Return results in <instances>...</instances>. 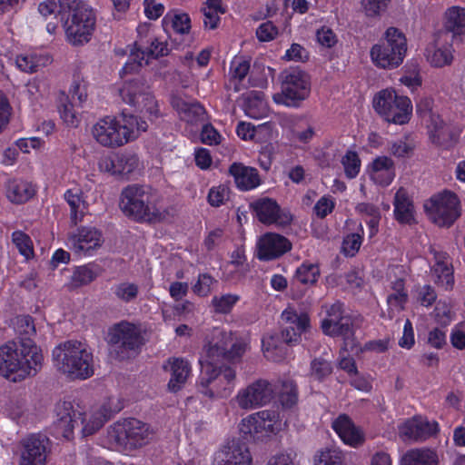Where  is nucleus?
<instances>
[{
  "label": "nucleus",
  "mask_w": 465,
  "mask_h": 465,
  "mask_svg": "<svg viewBox=\"0 0 465 465\" xmlns=\"http://www.w3.org/2000/svg\"><path fill=\"white\" fill-rule=\"evenodd\" d=\"M282 321L287 326H294L296 331L305 332L310 327V319L306 313L298 314L291 307L285 309L282 313Z\"/></svg>",
  "instance_id": "37998d69"
},
{
  "label": "nucleus",
  "mask_w": 465,
  "mask_h": 465,
  "mask_svg": "<svg viewBox=\"0 0 465 465\" xmlns=\"http://www.w3.org/2000/svg\"><path fill=\"white\" fill-rule=\"evenodd\" d=\"M251 462L245 444L234 440L220 449L214 457L215 465H251Z\"/></svg>",
  "instance_id": "b1692460"
},
{
  "label": "nucleus",
  "mask_w": 465,
  "mask_h": 465,
  "mask_svg": "<svg viewBox=\"0 0 465 465\" xmlns=\"http://www.w3.org/2000/svg\"><path fill=\"white\" fill-rule=\"evenodd\" d=\"M232 77L240 82L247 75L250 70V63L242 58H235L231 66Z\"/></svg>",
  "instance_id": "0e129e2a"
},
{
  "label": "nucleus",
  "mask_w": 465,
  "mask_h": 465,
  "mask_svg": "<svg viewBox=\"0 0 465 465\" xmlns=\"http://www.w3.org/2000/svg\"><path fill=\"white\" fill-rule=\"evenodd\" d=\"M361 245V236L359 233H351L347 235L342 242V251L345 255L354 256Z\"/></svg>",
  "instance_id": "bf43d9fd"
},
{
  "label": "nucleus",
  "mask_w": 465,
  "mask_h": 465,
  "mask_svg": "<svg viewBox=\"0 0 465 465\" xmlns=\"http://www.w3.org/2000/svg\"><path fill=\"white\" fill-rule=\"evenodd\" d=\"M273 394L272 385L268 381L260 379L240 391L236 401L242 409H255L269 403Z\"/></svg>",
  "instance_id": "f3484780"
},
{
  "label": "nucleus",
  "mask_w": 465,
  "mask_h": 465,
  "mask_svg": "<svg viewBox=\"0 0 465 465\" xmlns=\"http://www.w3.org/2000/svg\"><path fill=\"white\" fill-rule=\"evenodd\" d=\"M57 108L60 113L61 118L64 122L70 126L76 127L80 122L76 112L74 109V104L70 101L68 95L64 93H60L57 99Z\"/></svg>",
  "instance_id": "79ce46f5"
},
{
  "label": "nucleus",
  "mask_w": 465,
  "mask_h": 465,
  "mask_svg": "<svg viewBox=\"0 0 465 465\" xmlns=\"http://www.w3.org/2000/svg\"><path fill=\"white\" fill-rule=\"evenodd\" d=\"M11 325L18 336L19 344L33 341L32 337L35 335V326L30 315H19L11 320Z\"/></svg>",
  "instance_id": "4c0bfd02"
},
{
  "label": "nucleus",
  "mask_w": 465,
  "mask_h": 465,
  "mask_svg": "<svg viewBox=\"0 0 465 465\" xmlns=\"http://www.w3.org/2000/svg\"><path fill=\"white\" fill-rule=\"evenodd\" d=\"M401 465H438V456L430 449H411L402 456Z\"/></svg>",
  "instance_id": "72a5a7b5"
},
{
  "label": "nucleus",
  "mask_w": 465,
  "mask_h": 465,
  "mask_svg": "<svg viewBox=\"0 0 465 465\" xmlns=\"http://www.w3.org/2000/svg\"><path fill=\"white\" fill-rule=\"evenodd\" d=\"M139 287L137 284L124 282L115 285L114 294L117 299L124 302H131L137 298Z\"/></svg>",
  "instance_id": "8fccbe9b"
},
{
  "label": "nucleus",
  "mask_w": 465,
  "mask_h": 465,
  "mask_svg": "<svg viewBox=\"0 0 465 465\" xmlns=\"http://www.w3.org/2000/svg\"><path fill=\"white\" fill-rule=\"evenodd\" d=\"M278 35V28L272 21H266L259 25L256 30V36L261 42L273 40Z\"/></svg>",
  "instance_id": "052dcab7"
},
{
  "label": "nucleus",
  "mask_w": 465,
  "mask_h": 465,
  "mask_svg": "<svg viewBox=\"0 0 465 465\" xmlns=\"http://www.w3.org/2000/svg\"><path fill=\"white\" fill-rule=\"evenodd\" d=\"M314 465H346L341 451L336 449H326L315 457Z\"/></svg>",
  "instance_id": "3c124183"
},
{
  "label": "nucleus",
  "mask_w": 465,
  "mask_h": 465,
  "mask_svg": "<svg viewBox=\"0 0 465 465\" xmlns=\"http://www.w3.org/2000/svg\"><path fill=\"white\" fill-rule=\"evenodd\" d=\"M97 275L98 273L90 265L79 266L73 272L70 284L73 288H78L89 284Z\"/></svg>",
  "instance_id": "49530a36"
},
{
  "label": "nucleus",
  "mask_w": 465,
  "mask_h": 465,
  "mask_svg": "<svg viewBox=\"0 0 465 465\" xmlns=\"http://www.w3.org/2000/svg\"><path fill=\"white\" fill-rule=\"evenodd\" d=\"M251 207L262 223L285 226L292 221V215L289 213L282 212L277 203L272 199L257 200L251 204Z\"/></svg>",
  "instance_id": "412c9836"
},
{
  "label": "nucleus",
  "mask_w": 465,
  "mask_h": 465,
  "mask_svg": "<svg viewBox=\"0 0 465 465\" xmlns=\"http://www.w3.org/2000/svg\"><path fill=\"white\" fill-rule=\"evenodd\" d=\"M281 92L273 95L277 104L287 106H299L311 92L310 76L298 67H291L279 75Z\"/></svg>",
  "instance_id": "9d476101"
},
{
  "label": "nucleus",
  "mask_w": 465,
  "mask_h": 465,
  "mask_svg": "<svg viewBox=\"0 0 465 465\" xmlns=\"http://www.w3.org/2000/svg\"><path fill=\"white\" fill-rule=\"evenodd\" d=\"M54 411L56 418L54 421V429L57 434H61L65 439H70L75 426L82 425L83 435L88 436L102 428L107 420L105 414L99 411L94 412L85 423L83 413L75 410L70 401L58 402Z\"/></svg>",
  "instance_id": "423d86ee"
},
{
  "label": "nucleus",
  "mask_w": 465,
  "mask_h": 465,
  "mask_svg": "<svg viewBox=\"0 0 465 465\" xmlns=\"http://www.w3.org/2000/svg\"><path fill=\"white\" fill-rule=\"evenodd\" d=\"M12 240L19 252L25 257L26 260L34 255L33 244L30 237L21 231L13 232Z\"/></svg>",
  "instance_id": "864d4df0"
},
{
  "label": "nucleus",
  "mask_w": 465,
  "mask_h": 465,
  "mask_svg": "<svg viewBox=\"0 0 465 465\" xmlns=\"http://www.w3.org/2000/svg\"><path fill=\"white\" fill-rule=\"evenodd\" d=\"M229 172L233 176L237 187L241 190H252L261 184V178L255 168L233 163L230 166Z\"/></svg>",
  "instance_id": "c756f323"
},
{
  "label": "nucleus",
  "mask_w": 465,
  "mask_h": 465,
  "mask_svg": "<svg viewBox=\"0 0 465 465\" xmlns=\"http://www.w3.org/2000/svg\"><path fill=\"white\" fill-rule=\"evenodd\" d=\"M391 0H361V8L368 18H380L388 9Z\"/></svg>",
  "instance_id": "a18cd8bd"
},
{
  "label": "nucleus",
  "mask_w": 465,
  "mask_h": 465,
  "mask_svg": "<svg viewBox=\"0 0 465 465\" xmlns=\"http://www.w3.org/2000/svg\"><path fill=\"white\" fill-rule=\"evenodd\" d=\"M68 242L75 253L90 254L102 246L104 238L102 232L94 227L82 226L69 233Z\"/></svg>",
  "instance_id": "a211bd4d"
},
{
  "label": "nucleus",
  "mask_w": 465,
  "mask_h": 465,
  "mask_svg": "<svg viewBox=\"0 0 465 465\" xmlns=\"http://www.w3.org/2000/svg\"><path fill=\"white\" fill-rule=\"evenodd\" d=\"M436 263L432 268L435 282L445 289L451 288L454 282L453 271L443 255H436Z\"/></svg>",
  "instance_id": "58836bf2"
},
{
  "label": "nucleus",
  "mask_w": 465,
  "mask_h": 465,
  "mask_svg": "<svg viewBox=\"0 0 465 465\" xmlns=\"http://www.w3.org/2000/svg\"><path fill=\"white\" fill-rule=\"evenodd\" d=\"M308 57V52L299 44H292L285 54V58L287 60H293L297 62H304Z\"/></svg>",
  "instance_id": "338daca9"
},
{
  "label": "nucleus",
  "mask_w": 465,
  "mask_h": 465,
  "mask_svg": "<svg viewBox=\"0 0 465 465\" xmlns=\"http://www.w3.org/2000/svg\"><path fill=\"white\" fill-rule=\"evenodd\" d=\"M324 334L343 338V350L358 352L359 342L354 336L352 321L343 315V304L340 302L333 303L327 311V317L322 322Z\"/></svg>",
  "instance_id": "f8f14e48"
},
{
  "label": "nucleus",
  "mask_w": 465,
  "mask_h": 465,
  "mask_svg": "<svg viewBox=\"0 0 465 465\" xmlns=\"http://www.w3.org/2000/svg\"><path fill=\"white\" fill-rule=\"evenodd\" d=\"M393 293L387 298L388 304L392 311L401 312L407 302L408 294L404 291V282L402 279H397L392 283Z\"/></svg>",
  "instance_id": "c03bdc74"
},
{
  "label": "nucleus",
  "mask_w": 465,
  "mask_h": 465,
  "mask_svg": "<svg viewBox=\"0 0 465 465\" xmlns=\"http://www.w3.org/2000/svg\"><path fill=\"white\" fill-rule=\"evenodd\" d=\"M53 357L58 370L73 379L84 380L94 374L93 355L80 341L60 344L53 351Z\"/></svg>",
  "instance_id": "20e7f679"
},
{
  "label": "nucleus",
  "mask_w": 465,
  "mask_h": 465,
  "mask_svg": "<svg viewBox=\"0 0 465 465\" xmlns=\"http://www.w3.org/2000/svg\"><path fill=\"white\" fill-rule=\"evenodd\" d=\"M49 440L42 434H32L23 441L22 462L20 465H45Z\"/></svg>",
  "instance_id": "4be33fe9"
},
{
  "label": "nucleus",
  "mask_w": 465,
  "mask_h": 465,
  "mask_svg": "<svg viewBox=\"0 0 465 465\" xmlns=\"http://www.w3.org/2000/svg\"><path fill=\"white\" fill-rule=\"evenodd\" d=\"M44 357L34 341L19 344L16 341L2 345V376L12 382H20L36 375Z\"/></svg>",
  "instance_id": "f03ea898"
},
{
  "label": "nucleus",
  "mask_w": 465,
  "mask_h": 465,
  "mask_svg": "<svg viewBox=\"0 0 465 465\" xmlns=\"http://www.w3.org/2000/svg\"><path fill=\"white\" fill-rule=\"evenodd\" d=\"M427 61L433 67L441 68L450 65L454 59L453 49L450 45H438L434 47L427 48Z\"/></svg>",
  "instance_id": "f704fd0d"
},
{
  "label": "nucleus",
  "mask_w": 465,
  "mask_h": 465,
  "mask_svg": "<svg viewBox=\"0 0 465 465\" xmlns=\"http://www.w3.org/2000/svg\"><path fill=\"white\" fill-rule=\"evenodd\" d=\"M286 345L280 341L278 335H271L262 340L264 355L273 361H281L286 357L288 353Z\"/></svg>",
  "instance_id": "ea45409f"
},
{
  "label": "nucleus",
  "mask_w": 465,
  "mask_h": 465,
  "mask_svg": "<svg viewBox=\"0 0 465 465\" xmlns=\"http://www.w3.org/2000/svg\"><path fill=\"white\" fill-rule=\"evenodd\" d=\"M296 456L293 450H288L273 456L267 465H298L295 460Z\"/></svg>",
  "instance_id": "e2e57ef3"
},
{
  "label": "nucleus",
  "mask_w": 465,
  "mask_h": 465,
  "mask_svg": "<svg viewBox=\"0 0 465 465\" xmlns=\"http://www.w3.org/2000/svg\"><path fill=\"white\" fill-rule=\"evenodd\" d=\"M395 217L401 223H411L413 220V205L407 192L400 188L394 198Z\"/></svg>",
  "instance_id": "c9c22d12"
},
{
  "label": "nucleus",
  "mask_w": 465,
  "mask_h": 465,
  "mask_svg": "<svg viewBox=\"0 0 465 465\" xmlns=\"http://www.w3.org/2000/svg\"><path fill=\"white\" fill-rule=\"evenodd\" d=\"M64 199L71 208L70 220L73 226H76L84 216L85 203L78 192L68 190L64 193Z\"/></svg>",
  "instance_id": "a19ab883"
},
{
  "label": "nucleus",
  "mask_w": 465,
  "mask_h": 465,
  "mask_svg": "<svg viewBox=\"0 0 465 465\" xmlns=\"http://www.w3.org/2000/svg\"><path fill=\"white\" fill-rule=\"evenodd\" d=\"M465 32V9L451 7L445 15L444 30L440 32V37L445 41L451 40L461 35Z\"/></svg>",
  "instance_id": "c85d7f7f"
},
{
  "label": "nucleus",
  "mask_w": 465,
  "mask_h": 465,
  "mask_svg": "<svg viewBox=\"0 0 465 465\" xmlns=\"http://www.w3.org/2000/svg\"><path fill=\"white\" fill-rule=\"evenodd\" d=\"M172 106L178 113L181 120L193 124L203 118L204 108L198 102H188L179 95L171 98Z\"/></svg>",
  "instance_id": "7c9ffc66"
},
{
  "label": "nucleus",
  "mask_w": 465,
  "mask_h": 465,
  "mask_svg": "<svg viewBox=\"0 0 465 465\" xmlns=\"http://www.w3.org/2000/svg\"><path fill=\"white\" fill-rule=\"evenodd\" d=\"M406 53L407 40L404 34L396 27H389L384 38L371 48L370 55L377 67L391 70L402 64Z\"/></svg>",
  "instance_id": "0eeeda50"
},
{
  "label": "nucleus",
  "mask_w": 465,
  "mask_h": 465,
  "mask_svg": "<svg viewBox=\"0 0 465 465\" xmlns=\"http://www.w3.org/2000/svg\"><path fill=\"white\" fill-rule=\"evenodd\" d=\"M170 20L173 30L179 34H186L191 28V20L187 14L167 15L164 21Z\"/></svg>",
  "instance_id": "4d7b16f0"
},
{
  "label": "nucleus",
  "mask_w": 465,
  "mask_h": 465,
  "mask_svg": "<svg viewBox=\"0 0 465 465\" xmlns=\"http://www.w3.org/2000/svg\"><path fill=\"white\" fill-rule=\"evenodd\" d=\"M111 354L119 361L135 357L144 344L141 331L134 324L122 322L108 332Z\"/></svg>",
  "instance_id": "1a4fd4ad"
},
{
  "label": "nucleus",
  "mask_w": 465,
  "mask_h": 465,
  "mask_svg": "<svg viewBox=\"0 0 465 465\" xmlns=\"http://www.w3.org/2000/svg\"><path fill=\"white\" fill-rule=\"evenodd\" d=\"M246 343L234 337L232 331L219 328L213 331L211 340L204 346L205 359L200 361L202 392L210 397L214 394L226 396L229 386L235 379V371L227 362L241 358Z\"/></svg>",
  "instance_id": "f257e3e1"
},
{
  "label": "nucleus",
  "mask_w": 465,
  "mask_h": 465,
  "mask_svg": "<svg viewBox=\"0 0 465 465\" xmlns=\"http://www.w3.org/2000/svg\"><path fill=\"white\" fill-rule=\"evenodd\" d=\"M292 242L284 236L268 232L257 243V257L262 261L275 260L292 250Z\"/></svg>",
  "instance_id": "6ab92c4d"
},
{
  "label": "nucleus",
  "mask_w": 465,
  "mask_h": 465,
  "mask_svg": "<svg viewBox=\"0 0 465 465\" xmlns=\"http://www.w3.org/2000/svg\"><path fill=\"white\" fill-rule=\"evenodd\" d=\"M373 106L387 122L404 124L411 119L412 105L407 96L398 95L394 90L379 92L373 99Z\"/></svg>",
  "instance_id": "ddd939ff"
},
{
  "label": "nucleus",
  "mask_w": 465,
  "mask_h": 465,
  "mask_svg": "<svg viewBox=\"0 0 465 465\" xmlns=\"http://www.w3.org/2000/svg\"><path fill=\"white\" fill-rule=\"evenodd\" d=\"M248 422L250 424V432L253 430L256 433H263L265 435L276 433L280 425L276 420L275 412L269 411H263L258 412L256 416L250 417Z\"/></svg>",
  "instance_id": "473e14b6"
},
{
  "label": "nucleus",
  "mask_w": 465,
  "mask_h": 465,
  "mask_svg": "<svg viewBox=\"0 0 465 465\" xmlns=\"http://www.w3.org/2000/svg\"><path fill=\"white\" fill-rule=\"evenodd\" d=\"M437 295L430 285H424L419 289L418 300L421 305L429 307L436 301Z\"/></svg>",
  "instance_id": "774afa93"
},
{
  "label": "nucleus",
  "mask_w": 465,
  "mask_h": 465,
  "mask_svg": "<svg viewBox=\"0 0 465 465\" xmlns=\"http://www.w3.org/2000/svg\"><path fill=\"white\" fill-rule=\"evenodd\" d=\"M123 123V118L113 117L100 119L92 128L94 139L102 146L120 147L134 140V120Z\"/></svg>",
  "instance_id": "9b49d317"
},
{
  "label": "nucleus",
  "mask_w": 465,
  "mask_h": 465,
  "mask_svg": "<svg viewBox=\"0 0 465 465\" xmlns=\"http://www.w3.org/2000/svg\"><path fill=\"white\" fill-rule=\"evenodd\" d=\"M427 128L430 141L442 148H450L454 144V134L449 125L437 114H430L427 120Z\"/></svg>",
  "instance_id": "a878e982"
},
{
  "label": "nucleus",
  "mask_w": 465,
  "mask_h": 465,
  "mask_svg": "<svg viewBox=\"0 0 465 465\" xmlns=\"http://www.w3.org/2000/svg\"><path fill=\"white\" fill-rule=\"evenodd\" d=\"M64 5L69 8L62 21L68 41L74 45L88 42L95 24L93 11L77 0H65Z\"/></svg>",
  "instance_id": "6e6552de"
},
{
  "label": "nucleus",
  "mask_w": 465,
  "mask_h": 465,
  "mask_svg": "<svg viewBox=\"0 0 465 465\" xmlns=\"http://www.w3.org/2000/svg\"><path fill=\"white\" fill-rule=\"evenodd\" d=\"M438 432V423L430 422L420 416L406 420L400 428L401 436L413 440H425Z\"/></svg>",
  "instance_id": "393cba45"
},
{
  "label": "nucleus",
  "mask_w": 465,
  "mask_h": 465,
  "mask_svg": "<svg viewBox=\"0 0 465 465\" xmlns=\"http://www.w3.org/2000/svg\"><path fill=\"white\" fill-rule=\"evenodd\" d=\"M169 52L167 43L159 42L154 35L150 36V39L143 37L136 39L130 48L129 59L125 63L123 72L124 74L135 73L143 66V61H144L145 58L146 61L144 64H148L149 59L165 56Z\"/></svg>",
  "instance_id": "dca6fc26"
},
{
  "label": "nucleus",
  "mask_w": 465,
  "mask_h": 465,
  "mask_svg": "<svg viewBox=\"0 0 465 465\" xmlns=\"http://www.w3.org/2000/svg\"><path fill=\"white\" fill-rule=\"evenodd\" d=\"M341 163L348 178L352 179L358 175L361 168V160L355 152L348 151L342 157Z\"/></svg>",
  "instance_id": "5fc2aeb1"
},
{
  "label": "nucleus",
  "mask_w": 465,
  "mask_h": 465,
  "mask_svg": "<svg viewBox=\"0 0 465 465\" xmlns=\"http://www.w3.org/2000/svg\"><path fill=\"white\" fill-rule=\"evenodd\" d=\"M108 435L122 451H134L149 444L154 436L152 426L135 418H127L114 422Z\"/></svg>",
  "instance_id": "39448f33"
},
{
  "label": "nucleus",
  "mask_w": 465,
  "mask_h": 465,
  "mask_svg": "<svg viewBox=\"0 0 465 465\" xmlns=\"http://www.w3.org/2000/svg\"><path fill=\"white\" fill-rule=\"evenodd\" d=\"M372 178L382 185H388L394 177L393 161L387 156L377 157L372 162Z\"/></svg>",
  "instance_id": "e433bc0d"
},
{
  "label": "nucleus",
  "mask_w": 465,
  "mask_h": 465,
  "mask_svg": "<svg viewBox=\"0 0 465 465\" xmlns=\"http://www.w3.org/2000/svg\"><path fill=\"white\" fill-rule=\"evenodd\" d=\"M216 281L207 273L200 274L197 282L193 286V291L199 296H207L211 292L212 285Z\"/></svg>",
  "instance_id": "680f3d73"
},
{
  "label": "nucleus",
  "mask_w": 465,
  "mask_h": 465,
  "mask_svg": "<svg viewBox=\"0 0 465 465\" xmlns=\"http://www.w3.org/2000/svg\"><path fill=\"white\" fill-rule=\"evenodd\" d=\"M320 276V270L315 264H302L295 272V279L302 284H314Z\"/></svg>",
  "instance_id": "09e8293b"
},
{
  "label": "nucleus",
  "mask_w": 465,
  "mask_h": 465,
  "mask_svg": "<svg viewBox=\"0 0 465 465\" xmlns=\"http://www.w3.org/2000/svg\"><path fill=\"white\" fill-rule=\"evenodd\" d=\"M230 190L225 185H219L210 190L208 202L212 206L218 207L229 200Z\"/></svg>",
  "instance_id": "13d9d810"
},
{
  "label": "nucleus",
  "mask_w": 465,
  "mask_h": 465,
  "mask_svg": "<svg viewBox=\"0 0 465 465\" xmlns=\"http://www.w3.org/2000/svg\"><path fill=\"white\" fill-rule=\"evenodd\" d=\"M65 0L56 3L54 0H46L39 4L38 12L40 22L45 25L49 34H54L60 22L64 21L69 8L64 5Z\"/></svg>",
  "instance_id": "5701e85b"
},
{
  "label": "nucleus",
  "mask_w": 465,
  "mask_h": 465,
  "mask_svg": "<svg viewBox=\"0 0 465 465\" xmlns=\"http://www.w3.org/2000/svg\"><path fill=\"white\" fill-rule=\"evenodd\" d=\"M332 372L331 362L323 357H318L312 361L310 374L317 381H323Z\"/></svg>",
  "instance_id": "de8ad7c7"
},
{
  "label": "nucleus",
  "mask_w": 465,
  "mask_h": 465,
  "mask_svg": "<svg viewBox=\"0 0 465 465\" xmlns=\"http://www.w3.org/2000/svg\"><path fill=\"white\" fill-rule=\"evenodd\" d=\"M158 194L149 186L131 184L121 193L120 209L136 222L156 223L164 218L157 207Z\"/></svg>",
  "instance_id": "7ed1b4c3"
},
{
  "label": "nucleus",
  "mask_w": 465,
  "mask_h": 465,
  "mask_svg": "<svg viewBox=\"0 0 465 465\" xmlns=\"http://www.w3.org/2000/svg\"><path fill=\"white\" fill-rule=\"evenodd\" d=\"M164 369L170 372L171 378L167 384L168 390L172 392L180 391L185 384L191 367L189 362L181 358L169 359Z\"/></svg>",
  "instance_id": "cd10ccee"
},
{
  "label": "nucleus",
  "mask_w": 465,
  "mask_h": 465,
  "mask_svg": "<svg viewBox=\"0 0 465 465\" xmlns=\"http://www.w3.org/2000/svg\"><path fill=\"white\" fill-rule=\"evenodd\" d=\"M424 208L430 219L440 227H450L460 216V203L458 196L444 192L433 196Z\"/></svg>",
  "instance_id": "2eb2a0df"
},
{
  "label": "nucleus",
  "mask_w": 465,
  "mask_h": 465,
  "mask_svg": "<svg viewBox=\"0 0 465 465\" xmlns=\"http://www.w3.org/2000/svg\"><path fill=\"white\" fill-rule=\"evenodd\" d=\"M282 405L286 408L292 407L297 401V389L292 381H284L279 393Z\"/></svg>",
  "instance_id": "603ef678"
},
{
  "label": "nucleus",
  "mask_w": 465,
  "mask_h": 465,
  "mask_svg": "<svg viewBox=\"0 0 465 465\" xmlns=\"http://www.w3.org/2000/svg\"><path fill=\"white\" fill-rule=\"evenodd\" d=\"M332 428L346 444L354 446L362 441L361 432L345 414L340 415L333 421Z\"/></svg>",
  "instance_id": "2f4dec72"
},
{
  "label": "nucleus",
  "mask_w": 465,
  "mask_h": 465,
  "mask_svg": "<svg viewBox=\"0 0 465 465\" xmlns=\"http://www.w3.org/2000/svg\"><path fill=\"white\" fill-rule=\"evenodd\" d=\"M139 164L136 154L119 153L104 156L99 160L98 166L102 172L114 175H126L134 172Z\"/></svg>",
  "instance_id": "aec40b11"
},
{
  "label": "nucleus",
  "mask_w": 465,
  "mask_h": 465,
  "mask_svg": "<svg viewBox=\"0 0 465 465\" xmlns=\"http://www.w3.org/2000/svg\"><path fill=\"white\" fill-rule=\"evenodd\" d=\"M238 301V295L223 294L221 296H214L212 301V303L216 312L228 313L231 312L232 308Z\"/></svg>",
  "instance_id": "6e6d98bb"
},
{
  "label": "nucleus",
  "mask_w": 465,
  "mask_h": 465,
  "mask_svg": "<svg viewBox=\"0 0 465 465\" xmlns=\"http://www.w3.org/2000/svg\"><path fill=\"white\" fill-rule=\"evenodd\" d=\"M5 197L14 204H22L32 199L35 193V187L30 182L20 178L7 180L5 185Z\"/></svg>",
  "instance_id": "bb28decb"
},
{
  "label": "nucleus",
  "mask_w": 465,
  "mask_h": 465,
  "mask_svg": "<svg viewBox=\"0 0 465 465\" xmlns=\"http://www.w3.org/2000/svg\"><path fill=\"white\" fill-rule=\"evenodd\" d=\"M201 11L203 15L204 26L209 29L217 28L220 22V11H218V9L210 8L205 5L202 7Z\"/></svg>",
  "instance_id": "69168bd1"
},
{
  "label": "nucleus",
  "mask_w": 465,
  "mask_h": 465,
  "mask_svg": "<svg viewBox=\"0 0 465 465\" xmlns=\"http://www.w3.org/2000/svg\"><path fill=\"white\" fill-rule=\"evenodd\" d=\"M119 94L124 102L135 107L141 113L148 114L151 118L158 116L157 101L144 77L139 76L124 82L119 89Z\"/></svg>",
  "instance_id": "4468645a"
}]
</instances>
